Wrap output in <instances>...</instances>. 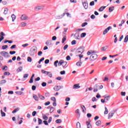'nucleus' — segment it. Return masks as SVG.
I'll return each instance as SVG.
<instances>
[{"label": "nucleus", "mask_w": 128, "mask_h": 128, "mask_svg": "<svg viewBox=\"0 0 128 128\" xmlns=\"http://www.w3.org/2000/svg\"><path fill=\"white\" fill-rule=\"evenodd\" d=\"M84 52V46L80 47L76 50V54H82Z\"/></svg>", "instance_id": "obj_1"}, {"label": "nucleus", "mask_w": 128, "mask_h": 128, "mask_svg": "<svg viewBox=\"0 0 128 128\" xmlns=\"http://www.w3.org/2000/svg\"><path fill=\"white\" fill-rule=\"evenodd\" d=\"M0 54L4 58H10V54H8V52L6 51H2L0 52Z\"/></svg>", "instance_id": "obj_2"}, {"label": "nucleus", "mask_w": 128, "mask_h": 128, "mask_svg": "<svg viewBox=\"0 0 128 128\" xmlns=\"http://www.w3.org/2000/svg\"><path fill=\"white\" fill-rule=\"evenodd\" d=\"M31 52H32V54H31V56H34V54H36V52H38V48H36V46H32L31 49H30Z\"/></svg>", "instance_id": "obj_3"}, {"label": "nucleus", "mask_w": 128, "mask_h": 128, "mask_svg": "<svg viewBox=\"0 0 128 128\" xmlns=\"http://www.w3.org/2000/svg\"><path fill=\"white\" fill-rule=\"evenodd\" d=\"M96 58H98V55L96 54H92L90 58V60L91 62L96 60Z\"/></svg>", "instance_id": "obj_4"}, {"label": "nucleus", "mask_w": 128, "mask_h": 128, "mask_svg": "<svg viewBox=\"0 0 128 128\" xmlns=\"http://www.w3.org/2000/svg\"><path fill=\"white\" fill-rule=\"evenodd\" d=\"M20 20H28V16L26 14H22L20 17Z\"/></svg>", "instance_id": "obj_5"}, {"label": "nucleus", "mask_w": 128, "mask_h": 128, "mask_svg": "<svg viewBox=\"0 0 128 128\" xmlns=\"http://www.w3.org/2000/svg\"><path fill=\"white\" fill-rule=\"evenodd\" d=\"M44 6H37L35 7L34 10L38 11V10H44Z\"/></svg>", "instance_id": "obj_6"}, {"label": "nucleus", "mask_w": 128, "mask_h": 128, "mask_svg": "<svg viewBox=\"0 0 128 128\" xmlns=\"http://www.w3.org/2000/svg\"><path fill=\"white\" fill-rule=\"evenodd\" d=\"M112 28L110 26H108V28H107L106 29H105V30H104L103 32V34H108V30H112Z\"/></svg>", "instance_id": "obj_7"}, {"label": "nucleus", "mask_w": 128, "mask_h": 128, "mask_svg": "<svg viewBox=\"0 0 128 128\" xmlns=\"http://www.w3.org/2000/svg\"><path fill=\"white\" fill-rule=\"evenodd\" d=\"M98 84H96L94 86V92H96L98 90Z\"/></svg>", "instance_id": "obj_8"}, {"label": "nucleus", "mask_w": 128, "mask_h": 128, "mask_svg": "<svg viewBox=\"0 0 128 128\" xmlns=\"http://www.w3.org/2000/svg\"><path fill=\"white\" fill-rule=\"evenodd\" d=\"M103 96L104 98V100H105L106 102H108V100H110V96H106V95H104Z\"/></svg>", "instance_id": "obj_9"}, {"label": "nucleus", "mask_w": 128, "mask_h": 128, "mask_svg": "<svg viewBox=\"0 0 128 128\" xmlns=\"http://www.w3.org/2000/svg\"><path fill=\"white\" fill-rule=\"evenodd\" d=\"M82 6L86 10L88 8V1H85L82 2Z\"/></svg>", "instance_id": "obj_10"}, {"label": "nucleus", "mask_w": 128, "mask_h": 128, "mask_svg": "<svg viewBox=\"0 0 128 128\" xmlns=\"http://www.w3.org/2000/svg\"><path fill=\"white\" fill-rule=\"evenodd\" d=\"M114 112H116V111H114L113 112H110L108 114V120H110V118H112V116H114Z\"/></svg>", "instance_id": "obj_11"}, {"label": "nucleus", "mask_w": 128, "mask_h": 128, "mask_svg": "<svg viewBox=\"0 0 128 128\" xmlns=\"http://www.w3.org/2000/svg\"><path fill=\"white\" fill-rule=\"evenodd\" d=\"M80 88V84H75L73 86L72 88L74 90H78V88Z\"/></svg>", "instance_id": "obj_12"}, {"label": "nucleus", "mask_w": 128, "mask_h": 128, "mask_svg": "<svg viewBox=\"0 0 128 128\" xmlns=\"http://www.w3.org/2000/svg\"><path fill=\"white\" fill-rule=\"evenodd\" d=\"M66 16V12H64L63 14H62L60 16H56V20H60V18H64V16Z\"/></svg>", "instance_id": "obj_13"}, {"label": "nucleus", "mask_w": 128, "mask_h": 128, "mask_svg": "<svg viewBox=\"0 0 128 128\" xmlns=\"http://www.w3.org/2000/svg\"><path fill=\"white\" fill-rule=\"evenodd\" d=\"M62 88V86H55L54 88V90H55L56 92H58V90H60Z\"/></svg>", "instance_id": "obj_14"}, {"label": "nucleus", "mask_w": 128, "mask_h": 128, "mask_svg": "<svg viewBox=\"0 0 128 128\" xmlns=\"http://www.w3.org/2000/svg\"><path fill=\"white\" fill-rule=\"evenodd\" d=\"M74 38L75 40H80V34L78 33H76L74 34Z\"/></svg>", "instance_id": "obj_15"}, {"label": "nucleus", "mask_w": 128, "mask_h": 128, "mask_svg": "<svg viewBox=\"0 0 128 128\" xmlns=\"http://www.w3.org/2000/svg\"><path fill=\"white\" fill-rule=\"evenodd\" d=\"M68 28H64V31L62 32L63 36H66V32L68 31Z\"/></svg>", "instance_id": "obj_16"}, {"label": "nucleus", "mask_w": 128, "mask_h": 128, "mask_svg": "<svg viewBox=\"0 0 128 128\" xmlns=\"http://www.w3.org/2000/svg\"><path fill=\"white\" fill-rule=\"evenodd\" d=\"M33 98H34V100L36 102H38V97L34 94H33Z\"/></svg>", "instance_id": "obj_17"}, {"label": "nucleus", "mask_w": 128, "mask_h": 128, "mask_svg": "<svg viewBox=\"0 0 128 128\" xmlns=\"http://www.w3.org/2000/svg\"><path fill=\"white\" fill-rule=\"evenodd\" d=\"M22 66H20L18 68L16 69V72H22Z\"/></svg>", "instance_id": "obj_18"}, {"label": "nucleus", "mask_w": 128, "mask_h": 128, "mask_svg": "<svg viewBox=\"0 0 128 128\" xmlns=\"http://www.w3.org/2000/svg\"><path fill=\"white\" fill-rule=\"evenodd\" d=\"M38 98H40V100H44V96H42L40 94H38Z\"/></svg>", "instance_id": "obj_19"}, {"label": "nucleus", "mask_w": 128, "mask_h": 128, "mask_svg": "<svg viewBox=\"0 0 128 128\" xmlns=\"http://www.w3.org/2000/svg\"><path fill=\"white\" fill-rule=\"evenodd\" d=\"M102 124V122L100 120H98V121H97L96 122V126H100Z\"/></svg>", "instance_id": "obj_20"}, {"label": "nucleus", "mask_w": 128, "mask_h": 128, "mask_svg": "<svg viewBox=\"0 0 128 128\" xmlns=\"http://www.w3.org/2000/svg\"><path fill=\"white\" fill-rule=\"evenodd\" d=\"M18 110H20V108H17L12 112V114H16V112H18Z\"/></svg>", "instance_id": "obj_21"}, {"label": "nucleus", "mask_w": 128, "mask_h": 128, "mask_svg": "<svg viewBox=\"0 0 128 128\" xmlns=\"http://www.w3.org/2000/svg\"><path fill=\"white\" fill-rule=\"evenodd\" d=\"M46 46H50L52 44V40H47L46 42Z\"/></svg>", "instance_id": "obj_22"}, {"label": "nucleus", "mask_w": 128, "mask_h": 128, "mask_svg": "<svg viewBox=\"0 0 128 128\" xmlns=\"http://www.w3.org/2000/svg\"><path fill=\"white\" fill-rule=\"evenodd\" d=\"M114 10V6H112L109 8V12H112Z\"/></svg>", "instance_id": "obj_23"}, {"label": "nucleus", "mask_w": 128, "mask_h": 128, "mask_svg": "<svg viewBox=\"0 0 128 128\" xmlns=\"http://www.w3.org/2000/svg\"><path fill=\"white\" fill-rule=\"evenodd\" d=\"M11 17H12V22H14V20L16 18V15H14V14H13L12 15Z\"/></svg>", "instance_id": "obj_24"}, {"label": "nucleus", "mask_w": 128, "mask_h": 128, "mask_svg": "<svg viewBox=\"0 0 128 128\" xmlns=\"http://www.w3.org/2000/svg\"><path fill=\"white\" fill-rule=\"evenodd\" d=\"M106 8V6H101L100 8H99V12H102L104 10V8Z\"/></svg>", "instance_id": "obj_25"}, {"label": "nucleus", "mask_w": 128, "mask_h": 128, "mask_svg": "<svg viewBox=\"0 0 128 128\" xmlns=\"http://www.w3.org/2000/svg\"><path fill=\"white\" fill-rule=\"evenodd\" d=\"M15 94H19L20 96H22V92L17 91L15 92Z\"/></svg>", "instance_id": "obj_26"}, {"label": "nucleus", "mask_w": 128, "mask_h": 128, "mask_svg": "<svg viewBox=\"0 0 128 128\" xmlns=\"http://www.w3.org/2000/svg\"><path fill=\"white\" fill-rule=\"evenodd\" d=\"M105 111L104 112V114H108V108L105 106Z\"/></svg>", "instance_id": "obj_27"}, {"label": "nucleus", "mask_w": 128, "mask_h": 128, "mask_svg": "<svg viewBox=\"0 0 128 128\" xmlns=\"http://www.w3.org/2000/svg\"><path fill=\"white\" fill-rule=\"evenodd\" d=\"M42 118L43 120H48V116H46V115H43Z\"/></svg>", "instance_id": "obj_28"}, {"label": "nucleus", "mask_w": 128, "mask_h": 128, "mask_svg": "<svg viewBox=\"0 0 128 128\" xmlns=\"http://www.w3.org/2000/svg\"><path fill=\"white\" fill-rule=\"evenodd\" d=\"M63 36L64 37L62 38V44L64 43V42L66 40V36Z\"/></svg>", "instance_id": "obj_29"}, {"label": "nucleus", "mask_w": 128, "mask_h": 128, "mask_svg": "<svg viewBox=\"0 0 128 128\" xmlns=\"http://www.w3.org/2000/svg\"><path fill=\"white\" fill-rule=\"evenodd\" d=\"M0 112H1V116L4 117L6 116V114L2 112V110H0Z\"/></svg>", "instance_id": "obj_30"}, {"label": "nucleus", "mask_w": 128, "mask_h": 128, "mask_svg": "<svg viewBox=\"0 0 128 128\" xmlns=\"http://www.w3.org/2000/svg\"><path fill=\"white\" fill-rule=\"evenodd\" d=\"M8 48V45H4L2 46V50H6Z\"/></svg>", "instance_id": "obj_31"}, {"label": "nucleus", "mask_w": 128, "mask_h": 128, "mask_svg": "<svg viewBox=\"0 0 128 128\" xmlns=\"http://www.w3.org/2000/svg\"><path fill=\"white\" fill-rule=\"evenodd\" d=\"M55 110H56V108H54V107L50 108V113L52 114V112H54Z\"/></svg>", "instance_id": "obj_32"}, {"label": "nucleus", "mask_w": 128, "mask_h": 128, "mask_svg": "<svg viewBox=\"0 0 128 128\" xmlns=\"http://www.w3.org/2000/svg\"><path fill=\"white\" fill-rule=\"evenodd\" d=\"M8 12V8H5L4 10V14H7Z\"/></svg>", "instance_id": "obj_33"}, {"label": "nucleus", "mask_w": 128, "mask_h": 128, "mask_svg": "<svg viewBox=\"0 0 128 128\" xmlns=\"http://www.w3.org/2000/svg\"><path fill=\"white\" fill-rule=\"evenodd\" d=\"M32 58L28 57V58H27V62H32Z\"/></svg>", "instance_id": "obj_34"}, {"label": "nucleus", "mask_w": 128, "mask_h": 128, "mask_svg": "<svg viewBox=\"0 0 128 128\" xmlns=\"http://www.w3.org/2000/svg\"><path fill=\"white\" fill-rule=\"evenodd\" d=\"M106 48H108V46H104L101 48V50L104 52L106 50Z\"/></svg>", "instance_id": "obj_35"}, {"label": "nucleus", "mask_w": 128, "mask_h": 128, "mask_svg": "<svg viewBox=\"0 0 128 128\" xmlns=\"http://www.w3.org/2000/svg\"><path fill=\"white\" fill-rule=\"evenodd\" d=\"M58 60L54 62V64L56 68H58Z\"/></svg>", "instance_id": "obj_36"}, {"label": "nucleus", "mask_w": 128, "mask_h": 128, "mask_svg": "<svg viewBox=\"0 0 128 128\" xmlns=\"http://www.w3.org/2000/svg\"><path fill=\"white\" fill-rule=\"evenodd\" d=\"M62 121L60 119H58L56 120V124H60Z\"/></svg>", "instance_id": "obj_37"}, {"label": "nucleus", "mask_w": 128, "mask_h": 128, "mask_svg": "<svg viewBox=\"0 0 128 128\" xmlns=\"http://www.w3.org/2000/svg\"><path fill=\"white\" fill-rule=\"evenodd\" d=\"M38 124H42V120L40 118H38Z\"/></svg>", "instance_id": "obj_38"}, {"label": "nucleus", "mask_w": 128, "mask_h": 128, "mask_svg": "<svg viewBox=\"0 0 128 128\" xmlns=\"http://www.w3.org/2000/svg\"><path fill=\"white\" fill-rule=\"evenodd\" d=\"M76 64L77 66H82V62H80H80H78Z\"/></svg>", "instance_id": "obj_39"}, {"label": "nucleus", "mask_w": 128, "mask_h": 128, "mask_svg": "<svg viewBox=\"0 0 128 128\" xmlns=\"http://www.w3.org/2000/svg\"><path fill=\"white\" fill-rule=\"evenodd\" d=\"M76 126L77 128H80V122H78L76 124Z\"/></svg>", "instance_id": "obj_40"}, {"label": "nucleus", "mask_w": 128, "mask_h": 128, "mask_svg": "<svg viewBox=\"0 0 128 128\" xmlns=\"http://www.w3.org/2000/svg\"><path fill=\"white\" fill-rule=\"evenodd\" d=\"M86 36V32H83L80 35V38H84V36Z\"/></svg>", "instance_id": "obj_41"}, {"label": "nucleus", "mask_w": 128, "mask_h": 128, "mask_svg": "<svg viewBox=\"0 0 128 128\" xmlns=\"http://www.w3.org/2000/svg\"><path fill=\"white\" fill-rule=\"evenodd\" d=\"M80 106H81V108H82V112H84V110H86V106H84V105H80Z\"/></svg>", "instance_id": "obj_42"}, {"label": "nucleus", "mask_w": 128, "mask_h": 128, "mask_svg": "<svg viewBox=\"0 0 128 128\" xmlns=\"http://www.w3.org/2000/svg\"><path fill=\"white\" fill-rule=\"evenodd\" d=\"M62 64H64V60H60L58 63V66H62Z\"/></svg>", "instance_id": "obj_43"}, {"label": "nucleus", "mask_w": 128, "mask_h": 128, "mask_svg": "<svg viewBox=\"0 0 128 128\" xmlns=\"http://www.w3.org/2000/svg\"><path fill=\"white\" fill-rule=\"evenodd\" d=\"M52 118L50 117L48 121V124H50V122H52Z\"/></svg>", "instance_id": "obj_44"}, {"label": "nucleus", "mask_w": 128, "mask_h": 128, "mask_svg": "<svg viewBox=\"0 0 128 128\" xmlns=\"http://www.w3.org/2000/svg\"><path fill=\"white\" fill-rule=\"evenodd\" d=\"M43 60H44V58H42L38 62V64H40L42 62H43Z\"/></svg>", "instance_id": "obj_45"}, {"label": "nucleus", "mask_w": 128, "mask_h": 128, "mask_svg": "<svg viewBox=\"0 0 128 128\" xmlns=\"http://www.w3.org/2000/svg\"><path fill=\"white\" fill-rule=\"evenodd\" d=\"M71 44L72 46L74 44H76V40H73Z\"/></svg>", "instance_id": "obj_46"}, {"label": "nucleus", "mask_w": 128, "mask_h": 128, "mask_svg": "<svg viewBox=\"0 0 128 128\" xmlns=\"http://www.w3.org/2000/svg\"><path fill=\"white\" fill-rule=\"evenodd\" d=\"M86 26H88V22H86L82 23V28H84V27Z\"/></svg>", "instance_id": "obj_47"}, {"label": "nucleus", "mask_w": 128, "mask_h": 128, "mask_svg": "<svg viewBox=\"0 0 128 128\" xmlns=\"http://www.w3.org/2000/svg\"><path fill=\"white\" fill-rule=\"evenodd\" d=\"M43 122L45 124V126H48V122L46 120H44Z\"/></svg>", "instance_id": "obj_48"}, {"label": "nucleus", "mask_w": 128, "mask_h": 128, "mask_svg": "<svg viewBox=\"0 0 128 128\" xmlns=\"http://www.w3.org/2000/svg\"><path fill=\"white\" fill-rule=\"evenodd\" d=\"M128 36H126L124 38V42H128Z\"/></svg>", "instance_id": "obj_49"}, {"label": "nucleus", "mask_w": 128, "mask_h": 128, "mask_svg": "<svg viewBox=\"0 0 128 128\" xmlns=\"http://www.w3.org/2000/svg\"><path fill=\"white\" fill-rule=\"evenodd\" d=\"M26 26V22H22L21 23V26L24 27Z\"/></svg>", "instance_id": "obj_50"}, {"label": "nucleus", "mask_w": 128, "mask_h": 128, "mask_svg": "<svg viewBox=\"0 0 128 128\" xmlns=\"http://www.w3.org/2000/svg\"><path fill=\"white\" fill-rule=\"evenodd\" d=\"M67 64H68V62H64L63 61L62 66L64 68V66H66Z\"/></svg>", "instance_id": "obj_51"}, {"label": "nucleus", "mask_w": 128, "mask_h": 128, "mask_svg": "<svg viewBox=\"0 0 128 128\" xmlns=\"http://www.w3.org/2000/svg\"><path fill=\"white\" fill-rule=\"evenodd\" d=\"M4 76H10V73L9 72H5L4 73Z\"/></svg>", "instance_id": "obj_52"}, {"label": "nucleus", "mask_w": 128, "mask_h": 128, "mask_svg": "<svg viewBox=\"0 0 128 128\" xmlns=\"http://www.w3.org/2000/svg\"><path fill=\"white\" fill-rule=\"evenodd\" d=\"M42 86H44V87L46 86V82H42Z\"/></svg>", "instance_id": "obj_53"}, {"label": "nucleus", "mask_w": 128, "mask_h": 128, "mask_svg": "<svg viewBox=\"0 0 128 128\" xmlns=\"http://www.w3.org/2000/svg\"><path fill=\"white\" fill-rule=\"evenodd\" d=\"M28 74H24L23 78H28Z\"/></svg>", "instance_id": "obj_54"}, {"label": "nucleus", "mask_w": 128, "mask_h": 128, "mask_svg": "<svg viewBox=\"0 0 128 128\" xmlns=\"http://www.w3.org/2000/svg\"><path fill=\"white\" fill-rule=\"evenodd\" d=\"M48 76H49V78H52V74L50 72H49Z\"/></svg>", "instance_id": "obj_55"}, {"label": "nucleus", "mask_w": 128, "mask_h": 128, "mask_svg": "<svg viewBox=\"0 0 128 128\" xmlns=\"http://www.w3.org/2000/svg\"><path fill=\"white\" fill-rule=\"evenodd\" d=\"M36 111H34L32 112V116H36Z\"/></svg>", "instance_id": "obj_56"}, {"label": "nucleus", "mask_w": 128, "mask_h": 128, "mask_svg": "<svg viewBox=\"0 0 128 128\" xmlns=\"http://www.w3.org/2000/svg\"><path fill=\"white\" fill-rule=\"evenodd\" d=\"M42 54V52L40 51L39 52H38V56H41Z\"/></svg>", "instance_id": "obj_57"}, {"label": "nucleus", "mask_w": 128, "mask_h": 128, "mask_svg": "<svg viewBox=\"0 0 128 128\" xmlns=\"http://www.w3.org/2000/svg\"><path fill=\"white\" fill-rule=\"evenodd\" d=\"M68 48V44L65 45L64 47V50H66V48Z\"/></svg>", "instance_id": "obj_58"}, {"label": "nucleus", "mask_w": 128, "mask_h": 128, "mask_svg": "<svg viewBox=\"0 0 128 128\" xmlns=\"http://www.w3.org/2000/svg\"><path fill=\"white\" fill-rule=\"evenodd\" d=\"M90 6H94V1H92L90 3Z\"/></svg>", "instance_id": "obj_59"}, {"label": "nucleus", "mask_w": 128, "mask_h": 128, "mask_svg": "<svg viewBox=\"0 0 128 128\" xmlns=\"http://www.w3.org/2000/svg\"><path fill=\"white\" fill-rule=\"evenodd\" d=\"M50 62V60H46L44 61V63L46 64H48Z\"/></svg>", "instance_id": "obj_60"}, {"label": "nucleus", "mask_w": 128, "mask_h": 128, "mask_svg": "<svg viewBox=\"0 0 128 128\" xmlns=\"http://www.w3.org/2000/svg\"><path fill=\"white\" fill-rule=\"evenodd\" d=\"M3 70H8V66H5L4 68H2Z\"/></svg>", "instance_id": "obj_61"}, {"label": "nucleus", "mask_w": 128, "mask_h": 128, "mask_svg": "<svg viewBox=\"0 0 128 128\" xmlns=\"http://www.w3.org/2000/svg\"><path fill=\"white\" fill-rule=\"evenodd\" d=\"M51 100H52L53 102H56V100L54 97H52Z\"/></svg>", "instance_id": "obj_62"}, {"label": "nucleus", "mask_w": 128, "mask_h": 128, "mask_svg": "<svg viewBox=\"0 0 128 128\" xmlns=\"http://www.w3.org/2000/svg\"><path fill=\"white\" fill-rule=\"evenodd\" d=\"M66 60H70V56H68L66 57Z\"/></svg>", "instance_id": "obj_63"}, {"label": "nucleus", "mask_w": 128, "mask_h": 128, "mask_svg": "<svg viewBox=\"0 0 128 128\" xmlns=\"http://www.w3.org/2000/svg\"><path fill=\"white\" fill-rule=\"evenodd\" d=\"M10 54H16V51H10Z\"/></svg>", "instance_id": "obj_64"}]
</instances>
